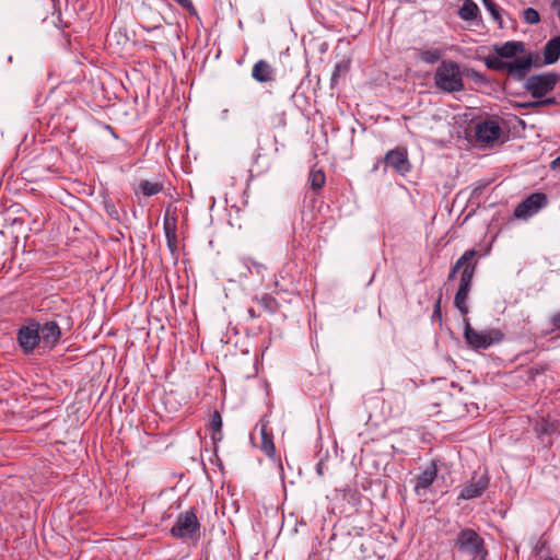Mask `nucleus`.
Segmentation results:
<instances>
[{"instance_id":"nucleus-11","label":"nucleus","mask_w":560,"mask_h":560,"mask_svg":"<svg viewBox=\"0 0 560 560\" xmlns=\"http://www.w3.org/2000/svg\"><path fill=\"white\" fill-rule=\"evenodd\" d=\"M384 163L386 166L392 167L399 175H406L411 171V163L408 158V151L405 147H397L393 150H389L384 159Z\"/></svg>"},{"instance_id":"nucleus-28","label":"nucleus","mask_w":560,"mask_h":560,"mask_svg":"<svg viewBox=\"0 0 560 560\" xmlns=\"http://www.w3.org/2000/svg\"><path fill=\"white\" fill-rule=\"evenodd\" d=\"M243 265L250 273H256L257 276L261 277H264V273L267 270V266L265 264L259 262L250 257L243 258Z\"/></svg>"},{"instance_id":"nucleus-2","label":"nucleus","mask_w":560,"mask_h":560,"mask_svg":"<svg viewBox=\"0 0 560 560\" xmlns=\"http://www.w3.org/2000/svg\"><path fill=\"white\" fill-rule=\"evenodd\" d=\"M434 83L443 92L453 93L464 90L460 68L453 60H443L435 70Z\"/></svg>"},{"instance_id":"nucleus-20","label":"nucleus","mask_w":560,"mask_h":560,"mask_svg":"<svg viewBox=\"0 0 560 560\" xmlns=\"http://www.w3.org/2000/svg\"><path fill=\"white\" fill-rule=\"evenodd\" d=\"M222 417L219 411H214L211 415L209 428L211 430V439L213 444L215 445L218 442L222 441L223 432H222Z\"/></svg>"},{"instance_id":"nucleus-7","label":"nucleus","mask_w":560,"mask_h":560,"mask_svg":"<svg viewBox=\"0 0 560 560\" xmlns=\"http://www.w3.org/2000/svg\"><path fill=\"white\" fill-rule=\"evenodd\" d=\"M474 276L475 267L467 266L465 270L462 271L459 277V285L455 294L454 305L463 316H466L469 313L467 301L471 289Z\"/></svg>"},{"instance_id":"nucleus-32","label":"nucleus","mask_w":560,"mask_h":560,"mask_svg":"<svg viewBox=\"0 0 560 560\" xmlns=\"http://www.w3.org/2000/svg\"><path fill=\"white\" fill-rule=\"evenodd\" d=\"M104 209L106 213L114 220H119V212L112 199L105 198L103 200Z\"/></svg>"},{"instance_id":"nucleus-34","label":"nucleus","mask_w":560,"mask_h":560,"mask_svg":"<svg viewBox=\"0 0 560 560\" xmlns=\"http://www.w3.org/2000/svg\"><path fill=\"white\" fill-rule=\"evenodd\" d=\"M441 302H442V295H440L434 303L433 318H435V317L441 318Z\"/></svg>"},{"instance_id":"nucleus-41","label":"nucleus","mask_w":560,"mask_h":560,"mask_svg":"<svg viewBox=\"0 0 560 560\" xmlns=\"http://www.w3.org/2000/svg\"><path fill=\"white\" fill-rule=\"evenodd\" d=\"M544 560H559V559L553 558V557H547V558H545Z\"/></svg>"},{"instance_id":"nucleus-22","label":"nucleus","mask_w":560,"mask_h":560,"mask_svg":"<svg viewBox=\"0 0 560 560\" xmlns=\"http://www.w3.org/2000/svg\"><path fill=\"white\" fill-rule=\"evenodd\" d=\"M479 14V8L472 0H465L458 11V15L464 21H472Z\"/></svg>"},{"instance_id":"nucleus-29","label":"nucleus","mask_w":560,"mask_h":560,"mask_svg":"<svg viewBox=\"0 0 560 560\" xmlns=\"http://www.w3.org/2000/svg\"><path fill=\"white\" fill-rule=\"evenodd\" d=\"M557 98L555 96L547 97V98H537V101L522 103L518 106L523 108H529V107H538V106H549V105H556Z\"/></svg>"},{"instance_id":"nucleus-18","label":"nucleus","mask_w":560,"mask_h":560,"mask_svg":"<svg viewBox=\"0 0 560 560\" xmlns=\"http://www.w3.org/2000/svg\"><path fill=\"white\" fill-rule=\"evenodd\" d=\"M478 255V252L474 248L467 249L464 252V254L457 259V261L454 264V266L451 268L450 273L447 276V280L452 281L454 280L456 273L458 271L465 270L467 266H474L475 269L477 268V260L476 257Z\"/></svg>"},{"instance_id":"nucleus-13","label":"nucleus","mask_w":560,"mask_h":560,"mask_svg":"<svg viewBox=\"0 0 560 560\" xmlns=\"http://www.w3.org/2000/svg\"><path fill=\"white\" fill-rule=\"evenodd\" d=\"M252 78L258 83L271 84L276 81V69L265 59L254 63Z\"/></svg>"},{"instance_id":"nucleus-12","label":"nucleus","mask_w":560,"mask_h":560,"mask_svg":"<svg viewBox=\"0 0 560 560\" xmlns=\"http://www.w3.org/2000/svg\"><path fill=\"white\" fill-rule=\"evenodd\" d=\"M502 129L498 121L486 119L475 127L476 141L481 144H492L501 137Z\"/></svg>"},{"instance_id":"nucleus-36","label":"nucleus","mask_w":560,"mask_h":560,"mask_svg":"<svg viewBox=\"0 0 560 560\" xmlns=\"http://www.w3.org/2000/svg\"><path fill=\"white\" fill-rule=\"evenodd\" d=\"M247 315H248V317L250 319H255V318H258L260 316V314L257 313L254 307L247 308Z\"/></svg>"},{"instance_id":"nucleus-1","label":"nucleus","mask_w":560,"mask_h":560,"mask_svg":"<svg viewBox=\"0 0 560 560\" xmlns=\"http://www.w3.org/2000/svg\"><path fill=\"white\" fill-rule=\"evenodd\" d=\"M453 548L472 560H485L488 555L483 538L472 528L459 530L453 540Z\"/></svg>"},{"instance_id":"nucleus-16","label":"nucleus","mask_w":560,"mask_h":560,"mask_svg":"<svg viewBox=\"0 0 560 560\" xmlns=\"http://www.w3.org/2000/svg\"><path fill=\"white\" fill-rule=\"evenodd\" d=\"M526 46L523 42L510 40L501 45H494L493 51L501 58L513 59L518 55H523Z\"/></svg>"},{"instance_id":"nucleus-15","label":"nucleus","mask_w":560,"mask_h":560,"mask_svg":"<svg viewBox=\"0 0 560 560\" xmlns=\"http://www.w3.org/2000/svg\"><path fill=\"white\" fill-rule=\"evenodd\" d=\"M40 341L48 348H54L61 336V329L56 320H47L39 325Z\"/></svg>"},{"instance_id":"nucleus-33","label":"nucleus","mask_w":560,"mask_h":560,"mask_svg":"<svg viewBox=\"0 0 560 560\" xmlns=\"http://www.w3.org/2000/svg\"><path fill=\"white\" fill-rule=\"evenodd\" d=\"M347 69V65H343V63H337L335 66V70L332 72V75H331V82H335L339 75V73L342 71V70H346Z\"/></svg>"},{"instance_id":"nucleus-9","label":"nucleus","mask_w":560,"mask_h":560,"mask_svg":"<svg viewBox=\"0 0 560 560\" xmlns=\"http://www.w3.org/2000/svg\"><path fill=\"white\" fill-rule=\"evenodd\" d=\"M548 203V198L544 192H533L525 198L514 210V215L517 219H528L536 214L540 209L545 208Z\"/></svg>"},{"instance_id":"nucleus-14","label":"nucleus","mask_w":560,"mask_h":560,"mask_svg":"<svg viewBox=\"0 0 560 560\" xmlns=\"http://www.w3.org/2000/svg\"><path fill=\"white\" fill-rule=\"evenodd\" d=\"M438 476V468L434 462L416 477L415 492L418 495H424L425 491L431 487Z\"/></svg>"},{"instance_id":"nucleus-30","label":"nucleus","mask_w":560,"mask_h":560,"mask_svg":"<svg viewBox=\"0 0 560 560\" xmlns=\"http://www.w3.org/2000/svg\"><path fill=\"white\" fill-rule=\"evenodd\" d=\"M164 230H165V236L167 240V244L172 250L176 248V232L175 226L171 228L167 219L164 220Z\"/></svg>"},{"instance_id":"nucleus-23","label":"nucleus","mask_w":560,"mask_h":560,"mask_svg":"<svg viewBox=\"0 0 560 560\" xmlns=\"http://www.w3.org/2000/svg\"><path fill=\"white\" fill-rule=\"evenodd\" d=\"M254 301L267 313L275 314L279 308L278 301L269 295L264 294L261 298H255Z\"/></svg>"},{"instance_id":"nucleus-27","label":"nucleus","mask_w":560,"mask_h":560,"mask_svg":"<svg viewBox=\"0 0 560 560\" xmlns=\"http://www.w3.org/2000/svg\"><path fill=\"white\" fill-rule=\"evenodd\" d=\"M504 58L495 56H488L485 58V65L488 69L493 71H505L508 70V63L509 61H504Z\"/></svg>"},{"instance_id":"nucleus-37","label":"nucleus","mask_w":560,"mask_h":560,"mask_svg":"<svg viewBox=\"0 0 560 560\" xmlns=\"http://www.w3.org/2000/svg\"><path fill=\"white\" fill-rule=\"evenodd\" d=\"M551 167L552 168H559L560 170V156L555 159L552 162H551Z\"/></svg>"},{"instance_id":"nucleus-31","label":"nucleus","mask_w":560,"mask_h":560,"mask_svg":"<svg viewBox=\"0 0 560 560\" xmlns=\"http://www.w3.org/2000/svg\"><path fill=\"white\" fill-rule=\"evenodd\" d=\"M523 19L528 24H536L540 21V16L537 10L534 8H527L523 11Z\"/></svg>"},{"instance_id":"nucleus-21","label":"nucleus","mask_w":560,"mask_h":560,"mask_svg":"<svg viewBox=\"0 0 560 560\" xmlns=\"http://www.w3.org/2000/svg\"><path fill=\"white\" fill-rule=\"evenodd\" d=\"M163 190V184L160 182H150L143 179L138 184L136 194L141 192L145 197L154 196Z\"/></svg>"},{"instance_id":"nucleus-4","label":"nucleus","mask_w":560,"mask_h":560,"mask_svg":"<svg viewBox=\"0 0 560 560\" xmlns=\"http://www.w3.org/2000/svg\"><path fill=\"white\" fill-rule=\"evenodd\" d=\"M559 81V75L553 72L534 74L526 79L524 88L534 98H542L552 92Z\"/></svg>"},{"instance_id":"nucleus-3","label":"nucleus","mask_w":560,"mask_h":560,"mask_svg":"<svg viewBox=\"0 0 560 560\" xmlns=\"http://www.w3.org/2000/svg\"><path fill=\"white\" fill-rule=\"evenodd\" d=\"M464 337L467 343L474 349H488L494 343L503 340L504 335L500 329L476 330L468 322L464 329Z\"/></svg>"},{"instance_id":"nucleus-25","label":"nucleus","mask_w":560,"mask_h":560,"mask_svg":"<svg viewBox=\"0 0 560 560\" xmlns=\"http://www.w3.org/2000/svg\"><path fill=\"white\" fill-rule=\"evenodd\" d=\"M485 8L491 14L494 22L499 24L500 27H503L502 13L504 12L493 0H481Z\"/></svg>"},{"instance_id":"nucleus-24","label":"nucleus","mask_w":560,"mask_h":560,"mask_svg":"<svg viewBox=\"0 0 560 560\" xmlns=\"http://www.w3.org/2000/svg\"><path fill=\"white\" fill-rule=\"evenodd\" d=\"M310 186L313 190L318 191L326 183L325 173L322 170H311L308 175Z\"/></svg>"},{"instance_id":"nucleus-40","label":"nucleus","mask_w":560,"mask_h":560,"mask_svg":"<svg viewBox=\"0 0 560 560\" xmlns=\"http://www.w3.org/2000/svg\"><path fill=\"white\" fill-rule=\"evenodd\" d=\"M539 545L540 546H537V548H539V550H540L546 546V541H540Z\"/></svg>"},{"instance_id":"nucleus-38","label":"nucleus","mask_w":560,"mask_h":560,"mask_svg":"<svg viewBox=\"0 0 560 560\" xmlns=\"http://www.w3.org/2000/svg\"><path fill=\"white\" fill-rule=\"evenodd\" d=\"M552 8H560V0H555L552 2Z\"/></svg>"},{"instance_id":"nucleus-39","label":"nucleus","mask_w":560,"mask_h":560,"mask_svg":"<svg viewBox=\"0 0 560 560\" xmlns=\"http://www.w3.org/2000/svg\"><path fill=\"white\" fill-rule=\"evenodd\" d=\"M474 77L477 79V80H481L482 77L478 73V72H474Z\"/></svg>"},{"instance_id":"nucleus-17","label":"nucleus","mask_w":560,"mask_h":560,"mask_svg":"<svg viewBox=\"0 0 560 560\" xmlns=\"http://www.w3.org/2000/svg\"><path fill=\"white\" fill-rule=\"evenodd\" d=\"M560 58V36L550 38L542 48L541 66L556 63Z\"/></svg>"},{"instance_id":"nucleus-8","label":"nucleus","mask_w":560,"mask_h":560,"mask_svg":"<svg viewBox=\"0 0 560 560\" xmlns=\"http://www.w3.org/2000/svg\"><path fill=\"white\" fill-rule=\"evenodd\" d=\"M16 340L22 351L30 354L40 342L39 324L35 320L27 323L18 330Z\"/></svg>"},{"instance_id":"nucleus-19","label":"nucleus","mask_w":560,"mask_h":560,"mask_svg":"<svg viewBox=\"0 0 560 560\" xmlns=\"http://www.w3.org/2000/svg\"><path fill=\"white\" fill-rule=\"evenodd\" d=\"M261 444L260 450L269 457L275 456L276 447L272 439V433L268 431L267 424L260 425Z\"/></svg>"},{"instance_id":"nucleus-5","label":"nucleus","mask_w":560,"mask_h":560,"mask_svg":"<svg viewBox=\"0 0 560 560\" xmlns=\"http://www.w3.org/2000/svg\"><path fill=\"white\" fill-rule=\"evenodd\" d=\"M200 528V523L192 509L178 514L174 526L171 528L173 537L179 539L192 538Z\"/></svg>"},{"instance_id":"nucleus-6","label":"nucleus","mask_w":560,"mask_h":560,"mask_svg":"<svg viewBox=\"0 0 560 560\" xmlns=\"http://www.w3.org/2000/svg\"><path fill=\"white\" fill-rule=\"evenodd\" d=\"M539 67H541L539 55L528 54L522 58H515L513 61H509L506 73L514 80L526 81L530 70Z\"/></svg>"},{"instance_id":"nucleus-10","label":"nucleus","mask_w":560,"mask_h":560,"mask_svg":"<svg viewBox=\"0 0 560 560\" xmlns=\"http://www.w3.org/2000/svg\"><path fill=\"white\" fill-rule=\"evenodd\" d=\"M489 486L487 472H474L469 482L462 486L458 500H472L482 495Z\"/></svg>"},{"instance_id":"nucleus-26","label":"nucleus","mask_w":560,"mask_h":560,"mask_svg":"<svg viewBox=\"0 0 560 560\" xmlns=\"http://www.w3.org/2000/svg\"><path fill=\"white\" fill-rule=\"evenodd\" d=\"M443 56V50L440 48L423 49L419 54V58L429 65L438 62Z\"/></svg>"},{"instance_id":"nucleus-35","label":"nucleus","mask_w":560,"mask_h":560,"mask_svg":"<svg viewBox=\"0 0 560 560\" xmlns=\"http://www.w3.org/2000/svg\"><path fill=\"white\" fill-rule=\"evenodd\" d=\"M551 324L557 329H560V313H557L551 318Z\"/></svg>"}]
</instances>
